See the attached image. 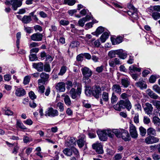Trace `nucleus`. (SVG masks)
<instances>
[{"label":"nucleus","instance_id":"nucleus-1","mask_svg":"<svg viewBox=\"0 0 160 160\" xmlns=\"http://www.w3.org/2000/svg\"><path fill=\"white\" fill-rule=\"evenodd\" d=\"M78 83L76 82L72 85L71 82V87H72L71 90V97L75 100H77L80 97L81 93V88L80 86H78Z\"/></svg>","mask_w":160,"mask_h":160},{"label":"nucleus","instance_id":"nucleus-2","mask_svg":"<svg viewBox=\"0 0 160 160\" xmlns=\"http://www.w3.org/2000/svg\"><path fill=\"white\" fill-rule=\"evenodd\" d=\"M132 106L128 99L121 100L114 106V108L116 110L120 111L122 108H126L128 110L131 109Z\"/></svg>","mask_w":160,"mask_h":160},{"label":"nucleus","instance_id":"nucleus-3","mask_svg":"<svg viewBox=\"0 0 160 160\" xmlns=\"http://www.w3.org/2000/svg\"><path fill=\"white\" fill-rule=\"evenodd\" d=\"M97 133L99 139L102 141H106L108 136L110 138H112L114 136L112 134V130L110 129H98L97 131Z\"/></svg>","mask_w":160,"mask_h":160},{"label":"nucleus","instance_id":"nucleus-4","mask_svg":"<svg viewBox=\"0 0 160 160\" xmlns=\"http://www.w3.org/2000/svg\"><path fill=\"white\" fill-rule=\"evenodd\" d=\"M41 78L38 80V85L44 84L45 82L48 81L49 75L45 72H42L40 75Z\"/></svg>","mask_w":160,"mask_h":160},{"label":"nucleus","instance_id":"nucleus-5","mask_svg":"<svg viewBox=\"0 0 160 160\" xmlns=\"http://www.w3.org/2000/svg\"><path fill=\"white\" fill-rule=\"evenodd\" d=\"M58 115V110L54 109L52 107L48 108L46 112L45 115L50 117H54L57 116Z\"/></svg>","mask_w":160,"mask_h":160},{"label":"nucleus","instance_id":"nucleus-6","mask_svg":"<svg viewBox=\"0 0 160 160\" xmlns=\"http://www.w3.org/2000/svg\"><path fill=\"white\" fill-rule=\"evenodd\" d=\"M129 128L130 136L133 138H137L138 137V134L135 126L131 124L129 126Z\"/></svg>","mask_w":160,"mask_h":160},{"label":"nucleus","instance_id":"nucleus-7","mask_svg":"<svg viewBox=\"0 0 160 160\" xmlns=\"http://www.w3.org/2000/svg\"><path fill=\"white\" fill-rule=\"evenodd\" d=\"M90 92L92 93V95L97 98H98L99 96L101 95V89L99 87H95L92 88L91 91L89 90V92Z\"/></svg>","mask_w":160,"mask_h":160},{"label":"nucleus","instance_id":"nucleus-8","mask_svg":"<svg viewBox=\"0 0 160 160\" xmlns=\"http://www.w3.org/2000/svg\"><path fill=\"white\" fill-rule=\"evenodd\" d=\"M159 139L153 136H149L145 139V142L147 144H152L158 142L159 141Z\"/></svg>","mask_w":160,"mask_h":160},{"label":"nucleus","instance_id":"nucleus-9","mask_svg":"<svg viewBox=\"0 0 160 160\" xmlns=\"http://www.w3.org/2000/svg\"><path fill=\"white\" fill-rule=\"evenodd\" d=\"M11 4L13 9L16 10L18 8L20 7L22 4V0H11Z\"/></svg>","mask_w":160,"mask_h":160},{"label":"nucleus","instance_id":"nucleus-10","mask_svg":"<svg viewBox=\"0 0 160 160\" xmlns=\"http://www.w3.org/2000/svg\"><path fill=\"white\" fill-rule=\"evenodd\" d=\"M77 143L80 148H82L85 145H86V138L85 135L82 134L80 136V138L77 141Z\"/></svg>","mask_w":160,"mask_h":160},{"label":"nucleus","instance_id":"nucleus-11","mask_svg":"<svg viewBox=\"0 0 160 160\" xmlns=\"http://www.w3.org/2000/svg\"><path fill=\"white\" fill-rule=\"evenodd\" d=\"M92 148L95 150L96 152L98 154H102L103 153L102 146L100 143H95L93 144L92 145Z\"/></svg>","mask_w":160,"mask_h":160},{"label":"nucleus","instance_id":"nucleus-12","mask_svg":"<svg viewBox=\"0 0 160 160\" xmlns=\"http://www.w3.org/2000/svg\"><path fill=\"white\" fill-rule=\"evenodd\" d=\"M43 35L40 33H34L30 37L31 39L33 41H40L42 40Z\"/></svg>","mask_w":160,"mask_h":160},{"label":"nucleus","instance_id":"nucleus-13","mask_svg":"<svg viewBox=\"0 0 160 160\" xmlns=\"http://www.w3.org/2000/svg\"><path fill=\"white\" fill-rule=\"evenodd\" d=\"M92 17L89 15H87L85 17L80 19L78 22V23L79 26L83 27L85 23L91 19H92Z\"/></svg>","mask_w":160,"mask_h":160},{"label":"nucleus","instance_id":"nucleus-14","mask_svg":"<svg viewBox=\"0 0 160 160\" xmlns=\"http://www.w3.org/2000/svg\"><path fill=\"white\" fill-rule=\"evenodd\" d=\"M81 70L83 76L91 77L92 74L91 70L87 67L82 68Z\"/></svg>","mask_w":160,"mask_h":160},{"label":"nucleus","instance_id":"nucleus-15","mask_svg":"<svg viewBox=\"0 0 160 160\" xmlns=\"http://www.w3.org/2000/svg\"><path fill=\"white\" fill-rule=\"evenodd\" d=\"M146 107L144 108V110L147 114L150 116L152 114V111L153 109L152 105L148 102L145 104Z\"/></svg>","mask_w":160,"mask_h":160},{"label":"nucleus","instance_id":"nucleus-16","mask_svg":"<svg viewBox=\"0 0 160 160\" xmlns=\"http://www.w3.org/2000/svg\"><path fill=\"white\" fill-rule=\"evenodd\" d=\"M32 67L36 69L38 72H42L43 69V64L41 62L33 63Z\"/></svg>","mask_w":160,"mask_h":160},{"label":"nucleus","instance_id":"nucleus-17","mask_svg":"<svg viewBox=\"0 0 160 160\" xmlns=\"http://www.w3.org/2000/svg\"><path fill=\"white\" fill-rule=\"evenodd\" d=\"M55 88L60 92H64L65 89V83L63 82L58 83L55 86Z\"/></svg>","mask_w":160,"mask_h":160},{"label":"nucleus","instance_id":"nucleus-18","mask_svg":"<svg viewBox=\"0 0 160 160\" xmlns=\"http://www.w3.org/2000/svg\"><path fill=\"white\" fill-rule=\"evenodd\" d=\"M136 86L140 88L141 89H145L147 88V85L145 82L143 80L142 78H140L139 82L135 83Z\"/></svg>","mask_w":160,"mask_h":160},{"label":"nucleus","instance_id":"nucleus-19","mask_svg":"<svg viewBox=\"0 0 160 160\" xmlns=\"http://www.w3.org/2000/svg\"><path fill=\"white\" fill-rule=\"evenodd\" d=\"M26 93L25 90L22 88H18L15 90V94L17 97H22L25 95Z\"/></svg>","mask_w":160,"mask_h":160},{"label":"nucleus","instance_id":"nucleus-20","mask_svg":"<svg viewBox=\"0 0 160 160\" xmlns=\"http://www.w3.org/2000/svg\"><path fill=\"white\" fill-rule=\"evenodd\" d=\"M122 138L125 141H128L130 140V136L128 132L126 130H121Z\"/></svg>","mask_w":160,"mask_h":160},{"label":"nucleus","instance_id":"nucleus-21","mask_svg":"<svg viewBox=\"0 0 160 160\" xmlns=\"http://www.w3.org/2000/svg\"><path fill=\"white\" fill-rule=\"evenodd\" d=\"M118 55L121 59H124L127 57V54L122 49L118 50Z\"/></svg>","mask_w":160,"mask_h":160},{"label":"nucleus","instance_id":"nucleus-22","mask_svg":"<svg viewBox=\"0 0 160 160\" xmlns=\"http://www.w3.org/2000/svg\"><path fill=\"white\" fill-rule=\"evenodd\" d=\"M112 89L113 92L116 93L120 94L121 93V88L120 86L118 84H114L113 85Z\"/></svg>","mask_w":160,"mask_h":160},{"label":"nucleus","instance_id":"nucleus-23","mask_svg":"<svg viewBox=\"0 0 160 160\" xmlns=\"http://www.w3.org/2000/svg\"><path fill=\"white\" fill-rule=\"evenodd\" d=\"M109 32L108 31H105L102 35L100 38V39L102 43L104 42L108 38Z\"/></svg>","mask_w":160,"mask_h":160},{"label":"nucleus","instance_id":"nucleus-24","mask_svg":"<svg viewBox=\"0 0 160 160\" xmlns=\"http://www.w3.org/2000/svg\"><path fill=\"white\" fill-rule=\"evenodd\" d=\"M122 37L118 36L115 38H111V40L113 45L118 44L122 42Z\"/></svg>","mask_w":160,"mask_h":160},{"label":"nucleus","instance_id":"nucleus-25","mask_svg":"<svg viewBox=\"0 0 160 160\" xmlns=\"http://www.w3.org/2000/svg\"><path fill=\"white\" fill-rule=\"evenodd\" d=\"M137 11V9L136 11H128V14L132 18L135 20H137L138 19V17Z\"/></svg>","mask_w":160,"mask_h":160},{"label":"nucleus","instance_id":"nucleus-26","mask_svg":"<svg viewBox=\"0 0 160 160\" xmlns=\"http://www.w3.org/2000/svg\"><path fill=\"white\" fill-rule=\"evenodd\" d=\"M130 83L129 79L127 78H124L121 79L122 85L124 88H127L129 85Z\"/></svg>","mask_w":160,"mask_h":160},{"label":"nucleus","instance_id":"nucleus-27","mask_svg":"<svg viewBox=\"0 0 160 160\" xmlns=\"http://www.w3.org/2000/svg\"><path fill=\"white\" fill-rule=\"evenodd\" d=\"M31 17L30 16L24 15L22 19V22L25 24L29 23L32 21Z\"/></svg>","mask_w":160,"mask_h":160},{"label":"nucleus","instance_id":"nucleus-28","mask_svg":"<svg viewBox=\"0 0 160 160\" xmlns=\"http://www.w3.org/2000/svg\"><path fill=\"white\" fill-rule=\"evenodd\" d=\"M147 134L149 136H156V131L155 129L152 128H149L147 130Z\"/></svg>","mask_w":160,"mask_h":160},{"label":"nucleus","instance_id":"nucleus-29","mask_svg":"<svg viewBox=\"0 0 160 160\" xmlns=\"http://www.w3.org/2000/svg\"><path fill=\"white\" fill-rule=\"evenodd\" d=\"M91 45L92 47H99L101 44L99 39H97L96 40H92L90 41Z\"/></svg>","mask_w":160,"mask_h":160},{"label":"nucleus","instance_id":"nucleus-30","mask_svg":"<svg viewBox=\"0 0 160 160\" xmlns=\"http://www.w3.org/2000/svg\"><path fill=\"white\" fill-rule=\"evenodd\" d=\"M129 69L130 70V73H131L132 72H140L141 70V68H137L133 65L130 66L129 67Z\"/></svg>","mask_w":160,"mask_h":160},{"label":"nucleus","instance_id":"nucleus-31","mask_svg":"<svg viewBox=\"0 0 160 160\" xmlns=\"http://www.w3.org/2000/svg\"><path fill=\"white\" fill-rule=\"evenodd\" d=\"M105 31H106L105 28L102 27L100 26L96 29L95 35L98 36L99 35L101 34L102 32H104Z\"/></svg>","mask_w":160,"mask_h":160},{"label":"nucleus","instance_id":"nucleus-32","mask_svg":"<svg viewBox=\"0 0 160 160\" xmlns=\"http://www.w3.org/2000/svg\"><path fill=\"white\" fill-rule=\"evenodd\" d=\"M73 154L75 157H77L79 155V153L78 150L74 147L71 148V156H72Z\"/></svg>","mask_w":160,"mask_h":160},{"label":"nucleus","instance_id":"nucleus-33","mask_svg":"<svg viewBox=\"0 0 160 160\" xmlns=\"http://www.w3.org/2000/svg\"><path fill=\"white\" fill-rule=\"evenodd\" d=\"M121 130H119L117 129H114L112 131V134L113 135L114 133L116 136L118 138H120L121 135Z\"/></svg>","mask_w":160,"mask_h":160},{"label":"nucleus","instance_id":"nucleus-34","mask_svg":"<svg viewBox=\"0 0 160 160\" xmlns=\"http://www.w3.org/2000/svg\"><path fill=\"white\" fill-rule=\"evenodd\" d=\"M118 50H111L109 51L108 54V57L112 58L116 57V55H118Z\"/></svg>","mask_w":160,"mask_h":160},{"label":"nucleus","instance_id":"nucleus-35","mask_svg":"<svg viewBox=\"0 0 160 160\" xmlns=\"http://www.w3.org/2000/svg\"><path fill=\"white\" fill-rule=\"evenodd\" d=\"M42 152H36L35 155L32 156V155H31L30 156L32 157V158L34 160H37L39 159L38 158H36V156H37L38 157H40V158H42L43 157L42 156Z\"/></svg>","mask_w":160,"mask_h":160},{"label":"nucleus","instance_id":"nucleus-36","mask_svg":"<svg viewBox=\"0 0 160 160\" xmlns=\"http://www.w3.org/2000/svg\"><path fill=\"white\" fill-rule=\"evenodd\" d=\"M159 77V76L158 75H152L149 78V82L151 83H154L156 81V79L157 78H158Z\"/></svg>","mask_w":160,"mask_h":160},{"label":"nucleus","instance_id":"nucleus-37","mask_svg":"<svg viewBox=\"0 0 160 160\" xmlns=\"http://www.w3.org/2000/svg\"><path fill=\"white\" fill-rule=\"evenodd\" d=\"M102 98L103 100L105 102H108L109 99V95L108 92H103L102 95Z\"/></svg>","mask_w":160,"mask_h":160},{"label":"nucleus","instance_id":"nucleus-38","mask_svg":"<svg viewBox=\"0 0 160 160\" xmlns=\"http://www.w3.org/2000/svg\"><path fill=\"white\" fill-rule=\"evenodd\" d=\"M152 16L154 20H156L160 18V13L157 12H154L152 13Z\"/></svg>","mask_w":160,"mask_h":160},{"label":"nucleus","instance_id":"nucleus-39","mask_svg":"<svg viewBox=\"0 0 160 160\" xmlns=\"http://www.w3.org/2000/svg\"><path fill=\"white\" fill-rule=\"evenodd\" d=\"M153 122L154 124L160 126V119L158 117L156 116L153 117Z\"/></svg>","mask_w":160,"mask_h":160},{"label":"nucleus","instance_id":"nucleus-40","mask_svg":"<svg viewBox=\"0 0 160 160\" xmlns=\"http://www.w3.org/2000/svg\"><path fill=\"white\" fill-rule=\"evenodd\" d=\"M90 77L83 76L82 81L85 84L89 83L91 82V80L89 78Z\"/></svg>","mask_w":160,"mask_h":160},{"label":"nucleus","instance_id":"nucleus-41","mask_svg":"<svg viewBox=\"0 0 160 160\" xmlns=\"http://www.w3.org/2000/svg\"><path fill=\"white\" fill-rule=\"evenodd\" d=\"M152 103L155 106L156 108L159 110H160V101L153 100L152 101Z\"/></svg>","mask_w":160,"mask_h":160},{"label":"nucleus","instance_id":"nucleus-42","mask_svg":"<svg viewBox=\"0 0 160 160\" xmlns=\"http://www.w3.org/2000/svg\"><path fill=\"white\" fill-rule=\"evenodd\" d=\"M118 100V98L115 95V93L114 92H112L111 98V103L112 104H114L117 102Z\"/></svg>","mask_w":160,"mask_h":160},{"label":"nucleus","instance_id":"nucleus-43","mask_svg":"<svg viewBox=\"0 0 160 160\" xmlns=\"http://www.w3.org/2000/svg\"><path fill=\"white\" fill-rule=\"evenodd\" d=\"M88 11V10L85 9H83L80 12V14L81 16L77 15L76 17L78 18H79L82 16H85Z\"/></svg>","mask_w":160,"mask_h":160},{"label":"nucleus","instance_id":"nucleus-44","mask_svg":"<svg viewBox=\"0 0 160 160\" xmlns=\"http://www.w3.org/2000/svg\"><path fill=\"white\" fill-rule=\"evenodd\" d=\"M140 135L142 136H144L146 133V130L142 127H140L139 128Z\"/></svg>","mask_w":160,"mask_h":160},{"label":"nucleus","instance_id":"nucleus-45","mask_svg":"<svg viewBox=\"0 0 160 160\" xmlns=\"http://www.w3.org/2000/svg\"><path fill=\"white\" fill-rule=\"evenodd\" d=\"M148 95L151 98L154 99H157L158 98V96L152 91H150L148 93Z\"/></svg>","mask_w":160,"mask_h":160},{"label":"nucleus","instance_id":"nucleus-46","mask_svg":"<svg viewBox=\"0 0 160 160\" xmlns=\"http://www.w3.org/2000/svg\"><path fill=\"white\" fill-rule=\"evenodd\" d=\"M43 68H44V71L47 72H49L51 71V68L50 65L48 63H46L44 65H43Z\"/></svg>","mask_w":160,"mask_h":160},{"label":"nucleus","instance_id":"nucleus-47","mask_svg":"<svg viewBox=\"0 0 160 160\" xmlns=\"http://www.w3.org/2000/svg\"><path fill=\"white\" fill-rule=\"evenodd\" d=\"M4 111H5V114L6 115L9 116L12 115L13 114V112L12 111L8 108H5Z\"/></svg>","mask_w":160,"mask_h":160},{"label":"nucleus","instance_id":"nucleus-48","mask_svg":"<svg viewBox=\"0 0 160 160\" xmlns=\"http://www.w3.org/2000/svg\"><path fill=\"white\" fill-rule=\"evenodd\" d=\"M122 158L121 154L117 153L113 157L112 160H121Z\"/></svg>","mask_w":160,"mask_h":160},{"label":"nucleus","instance_id":"nucleus-49","mask_svg":"<svg viewBox=\"0 0 160 160\" xmlns=\"http://www.w3.org/2000/svg\"><path fill=\"white\" fill-rule=\"evenodd\" d=\"M32 139L27 136H24L23 138V141L24 143H27L32 141Z\"/></svg>","mask_w":160,"mask_h":160},{"label":"nucleus","instance_id":"nucleus-50","mask_svg":"<svg viewBox=\"0 0 160 160\" xmlns=\"http://www.w3.org/2000/svg\"><path fill=\"white\" fill-rule=\"evenodd\" d=\"M66 68L65 66H63L62 67L60 72L58 73L59 75H62L66 72Z\"/></svg>","mask_w":160,"mask_h":160},{"label":"nucleus","instance_id":"nucleus-51","mask_svg":"<svg viewBox=\"0 0 160 160\" xmlns=\"http://www.w3.org/2000/svg\"><path fill=\"white\" fill-rule=\"evenodd\" d=\"M119 61H110L109 62L110 66L112 67H115L116 64H119L118 62Z\"/></svg>","mask_w":160,"mask_h":160},{"label":"nucleus","instance_id":"nucleus-52","mask_svg":"<svg viewBox=\"0 0 160 160\" xmlns=\"http://www.w3.org/2000/svg\"><path fill=\"white\" fill-rule=\"evenodd\" d=\"M57 106L59 108L60 112L64 110L63 104L60 102H58L57 104Z\"/></svg>","mask_w":160,"mask_h":160},{"label":"nucleus","instance_id":"nucleus-53","mask_svg":"<svg viewBox=\"0 0 160 160\" xmlns=\"http://www.w3.org/2000/svg\"><path fill=\"white\" fill-rule=\"evenodd\" d=\"M43 84H41V85H38V92L41 93H43L44 92L45 87L43 85Z\"/></svg>","mask_w":160,"mask_h":160},{"label":"nucleus","instance_id":"nucleus-54","mask_svg":"<svg viewBox=\"0 0 160 160\" xmlns=\"http://www.w3.org/2000/svg\"><path fill=\"white\" fill-rule=\"evenodd\" d=\"M29 60H37L38 57L36 54L30 53L29 56Z\"/></svg>","mask_w":160,"mask_h":160},{"label":"nucleus","instance_id":"nucleus-55","mask_svg":"<svg viewBox=\"0 0 160 160\" xmlns=\"http://www.w3.org/2000/svg\"><path fill=\"white\" fill-rule=\"evenodd\" d=\"M29 96L30 98L33 100L36 98V96L35 95L34 92L31 91L29 93Z\"/></svg>","mask_w":160,"mask_h":160},{"label":"nucleus","instance_id":"nucleus-56","mask_svg":"<svg viewBox=\"0 0 160 160\" xmlns=\"http://www.w3.org/2000/svg\"><path fill=\"white\" fill-rule=\"evenodd\" d=\"M64 101L66 105H70V99L69 96L66 95L64 98Z\"/></svg>","mask_w":160,"mask_h":160},{"label":"nucleus","instance_id":"nucleus-57","mask_svg":"<svg viewBox=\"0 0 160 160\" xmlns=\"http://www.w3.org/2000/svg\"><path fill=\"white\" fill-rule=\"evenodd\" d=\"M24 30L28 33H30L32 32L33 29L32 28L29 27L24 26Z\"/></svg>","mask_w":160,"mask_h":160},{"label":"nucleus","instance_id":"nucleus-58","mask_svg":"<svg viewBox=\"0 0 160 160\" xmlns=\"http://www.w3.org/2000/svg\"><path fill=\"white\" fill-rule=\"evenodd\" d=\"M19 147L17 143H16V145L14 147L12 153L14 154H16L18 153Z\"/></svg>","mask_w":160,"mask_h":160},{"label":"nucleus","instance_id":"nucleus-59","mask_svg":"<svg viewBox=\"0 0 160 160\" xmlns=\"http://www.w3.org/2000/svg\"><path fill=\"white\" fill-rule=\"evenodd\" d=\"M149 70H145L142 72V76L144 77H146L147 75L150 73L151 70L148 69Z\"/></svg>","mask_w":160,"mask_h":160},{"label":"nucleus","instance_id":"nucleus-60","mask_svg":"<svg viewBox=\"0 0 160 160\" xmlns=\"http://www.w3.org/2000/svg\"><path fill=\"white\" fill-rule=\"evenodd\" d=\"M60 24L63 26H66L68 25L69 22L64 19L61 20L60 21Z\"/></svg>","mask_w":160,"mask_h":160},{"label":"nucleus","instance_id":"nucleus-61","mask_svg":"<svg viewBox=\"0 0 160 160\" xmlns=\"http://www.w3.org/2000/svg\"><path fill=\"white\" fill-rule=\"evenodd\" d=\"M128 8L130 10L129 11H136L137 9L134 7L131 4H128L127 6Z\"/></svg>","mask_w":160,"mask_h":160},{"label":"nucleus","instance_id":"nucleus-62","mask_svg":"<svg viewBox=\"0 0 160 160\" xmlns=\"http://www.w3.org/2000/svg\"><path fill=\"white\" fill-rule=\"evenodd\" d=\"M70 149L68 148H65L63 151V153L67 156L70 155Z\"/></svg>","mask_w":160,"mask_h":160},{"label":"nucleus","instance_id":"nucleus-63","mask_svg":"<svg viewBox=\"0 0 160 160\" xmlns=\"http://www.w3.org/2000/svg\"><path fill=\"white\" fill-rule=\"evenodd\" d=\"M93 23H92V22H89V23H87L85 26V29L86 30H88L91 28L92 27L93 25Z\"/></svg>","mask_w":160,"mask_h":160},{"label":"nucleus","instance_id":"nucleus-64","mask_svg":"<svg viewBox=\"0 0 160 160\" xmlns=\"http://www.w3.org/2000/svg\"><path fill=\"white\" fill-rule=\"evenodd\" d=\"M152 156L154 160H159L160 159V155L154 153L152 155Z\"/></svg>","mask_w":160,"mask_h":160}]
</instances>
